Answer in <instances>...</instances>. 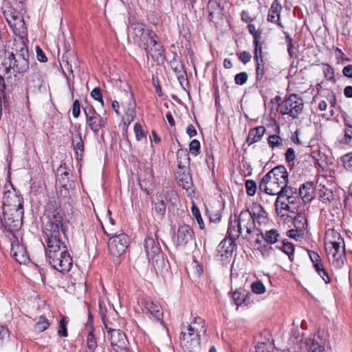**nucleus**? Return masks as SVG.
I'll return each mask as SVG.
<instances>
[{
	"instance_id": "f257e3e1",
	"label": "nucleus",
	"mask_w": 352,
	"mask_h": 352,
	"mask_svg": "<svg viewBox=\"0 0 352 352\" xmlns=\"http://www.w3.org/2000/svg\"><path fill=\"white\" fill-rule=\"evenodd\" d=\"M46 243L45 256L52 267L61 273L68 272L73 265V260L65 243L62 241L61 233L43 236Z\"/></svg>"
},
{
	"instance_id": "f03ea898",
	"label": "nucleus",
	"mask_w": 352,
	"mask_h": 352,
	"mask_svg": "<svg viewBox=\"0 0 352 352\" xmlns=\"http://www.w3.org/2000/svg\"><path fill=\"white\" fill-rule=\"evenodd\" d=\"M60 203L54 198L50 199L45 206L47 219L43 230V236L63 233L65 234L67 221L60 213Z\"/></svg>"
},
{
	"instance_id": "7ed1b4c3",
	"label": "nucleus",
	"mask_w": 352,
	"mask_h": 352,
	"mask_svg": "<svg viewBox=\"0 0 352 352\" xmlns=\"http://www.w3.org/2000/svg\"><path fill=\"white\" fill-rule=\"evenodd\" d=\"M157 39L155 32L150 30L137 45L146 52L147 58L151 56L155 62L160 64L165 60V50Z\"/></svg>"
},
{
	"instance_id": "20e7f679",
	"label": "nucleus",
	"mask_w": 352,
	"mask_h": 352,
	"mask_svg": "<svg viewBox=\"0 0 352 352\" xmlns=\"http://www.w3.org/2000/svg\"><path fill=\"white\" fill-rule=\"evenodd\" d=\"M144 249L149 262L155 270H162L164 265V258L157 239L151 236L146 237Z\"/></svg>"
},
{
	"instance_id": "39448f33",
	"label": "nucleus",
	"mask_w": 352,
	"mask_h": 352,
	"mask_svg": "<svg viewBox=\"0 0 352 352\" xmlns=\"http://www.w3.org/2000/svg\"><path fill=\"white\" fill-rule=\"evenodd\" d=\"M279 112L282 115H289L292 118H298L302 111L304 102L302 98L296 94H291L278 105Z\"/></svg>"
},
{
	"instance_id": "423d86ee",
	"label": "nucleus",
	"mask_w": 352,
	"mask_h": 352,
	"mask_svg": "<svg viewBox=\"0 0 352 352\" xmlns=\"http://www.w3.org/2000/svg\"><path fill=\"white\" fill-rule=\"evenodd\" d=\"M29 57L15 55L13 53H8V56L3 61L5 74L10 73L12 69L16 74H23L29 69Z\"/></svg>"
},
{
	"instance_id": "0eeeda50",
	"label": "nucleus",
	"mask_w": 352,
	"mask_h": 352,
	"mask_svg": "<svg viewBox=\"0 0 352 352\" xmlns=\"http://www.w3.org/2000/svg\"><path fill=\"white\" fill-rule=\"evenodd\" d=\"M24 210L7 209L3 210V219H1L4 230L9 232L18 231L21 226Z\"/></svg>"
},
{
	"instance_id": "6e6552de",
	"label": "nucleus",
	"mask_w": 352,
	"mask_h": 352,
	"mask_svg": "<svg viewBox=\"0 0 352 352\" xmlns=\"http://www.w3.org/2000/svg\"><path fill=\"white\" fill-rule=\"evenodd\" d=\"M82 110L87 124L96 135H98L99 131L107 126V118L98 113L91 105L82 106Z\"/></svg>"
},
{
	"instance_id": "1a4fd4ad",
	"label": "nucleus",
	"mask_w": 352,
	"mask_h": 352,
	"mask_svg": "<svg viewBox=\"0 0 352 352\" xmlns=\"http://www.w3.org/2000/svg\"><path fill=\"white\" fill-rule=\"evenodd\" d=\"M102 320L105 329L107 330L108 335L109 336V339L114 351L116 348H123L124 346L129 345V341L125 333L120 329H114L109 326L106 315L102 316Z\"/></svg>"
},
{
	"instance_id": "9d476101",
	"label": "nucleus",
	"mask_w": 352,
	"mask_h": 352,
	"mask_svg": "<svg viewBox=\"0 0 352 352\" xmlns=\"http://www.w3.org/2000/svg\"><path fill=\"white\" fill-rule=\"evenodd\" d=\"M237 219L239 223V229L245 230V234L242 235L243 238L248 241L251 239V235L255 234V232H260L256 229L255 219L252 214L248 209L243 210L237 215Z\"/></svg>"
},
{
	"instance_id": "9b49d317",
	"label": "nucleus",
	"mask_w": 352,
	"mask_h": 352,
	"mask_svg": "<svg viewBox=\"0 0 352 352\" xmlns=\"http://www.w3.org/2000/svg\"><path fill=\"white\" fill-rule=\"evenodd\" d=\"M105 233L107 235H111V234ZM112 235L108 243L109 250L112 255L120 256L125 252L129 246V238L124 233L120 234H112Z\"/></svg>"
},
{
	"instance_id": "f8f14e48",
	"label": "nucleus",
	"mask_w": 352,
	"mask_h": 352,
	"mask_svg": "<svg viewBox=\"0 0 352 352\" xmlns=\"http://www.w3.org/2000/svg\"><path fill=\"white\" fill-rule=\"evenodd\" d=\"M12 190L4 192L3 197V210L7 209L23 210V198L12 185Z\"/></svg>"
},
{
	"instance_id": "ddd939ff",
	"label": "nucleus",
	"mask_w": 352,
	"mask_h": 352,
	"mask_svg": "<svg viewBox=\"0 0 352 352\" xmlns=\"http://www.w3.org/2000/svg\"><path fill=\"white\" fill-rule=\"evenodd\" d=\"M181 344L188 349L199 347L200 344V333L198 327L188 325L187 332L182 331L179 336Z\"/></svg>"
},
{
	"instance_id": "4468645a",
	"label": "nucleus",
	"mask_w": 352,
	"mask_h": 352,
	"mask_svg": "<svg viewBox=\"0 0 352 352\" xmlns=\"http://www.w3.org/2000/svg\"><path fill=\"white\" fill-rule=\"evenodd\" d=\"M195 239L192 228L186 224L179 226L176 233L175 242L177 248H184L189 243Z\"/></svg>"
},
{
	"instance_id": "2eb2a0df",
	"label": "nucleus",
	"mask_w": 352,
	"mask_h": 352,
	"mask_svg": "<svg viewBox=\"0 0 352 352\" xmlns=\"http://www.w3.org/2000/svg\"><path fill=\"white\" fill-rule=\"evenodd\" d=\"M65 53L61 58L60 65L65 68L69 74H73V68L78 67V59L77 56L69 48V44H64Z\"/></svg>"
},
{
	"instance_id": "dca6fc26",
	"label": "nucleus",
	"mask_w": 352,
	"mask_h": 352,
	"mask_svg": "<svg viewBox=\"0 0 352 352\" xmlns=\"http://www.w3.org/2000/svg\"><path fill=\"white\" fill-rule=\"evenodd\" d=\"M10 254L19 264H26L30 261L26 248L16 237L11 243Z\"/></svg>"
},
{
	"instance_id": "f3484780",
	"label": "nucleus",
	"mask_w": 352,
	"mask_h": 352,
	"mask_svg": "<svg viewBox=\"0 0 352 352\" xmlns=\"http://www.w3.org/2000/svg\"><path fill=\"white\" fill-rule=\"evenodd\" d=\"M283 184H279L278 182H276L272 179L271 177H268L266 179V174L262 177L260 183L258 190L261 192H264L266 195H277L280 191V188L283 187Z\"/></svg>"
},
{
	"instance_id": "a211bd4d",
	"label": "nucleus",
	"mask_w": 352,
	"mask_h": 352,
	"mask_svg": "<svg viewBox=\"0 0 352 352\" xmlns=\"http://www.w3.org/2000/svg\"><path fill=\"white\" fill-rule=\"evenodd\" d=\"M235 248V241L225 238L217 246L216 256L221 261H226L231 258Z\"/></svg>"
},
{
	"instance_id": "6ab92c4d",
	"label": "nucleus",
	"mask_w": 352,
	"mask_h": 352,
	"mask_svg": "<svg viewBox=\"0 0 352 352\" xmlns=\"http://www.w3.org/2000/svg\"><path fill=\"white\" fill-rule=\"evenodd\" d=\"M149 30L141 23H133L128 28V39L133 40L134 43L138 44Z\"/></svg>"
},
{
	"instance_id": "aec40b11",
	"label": "nucleus",
	"mask_w": 352,
	"mask_h": 352,
	"mask_svg": "<svg viewBox=\"0 0 352 352\" xmlns=\"http://www.w3.org/2000/svg\"><path fill=\"white\" fill-rule=\"evenodd\" d=\"M302 199L299 195H296L290 197L289 199L285 200L283 201L280 202V206L278 212H281L283 210H287L292 213H296L298 210H300V208L301 206Z\"/></svg>"
},
{
	"instance_id": "412c9836",
	"label": "nucleus",
	"mask_w": 352,
	"mask_h": 352,
	"mask_svg": "<svg viewBox=\"0 0 352 352\" xmlns=\"http://www.w3.org/2000/svg\"><path fill=\"white\" fill-rule=\"evenodd\" d=\"M288 176L286 168L284 166L279 165L266 173V179L271 177L274 181L278 182L279 184L285 185L286 183H288Z\"/></svg>"
},
{
	"instance_id": "4be33fe9",
	"label": "nucleus",
	"mask_w": 352,
	"mask_h": 352,
	"mask_svg": "<svg viewBox=\"0 0 352 352\" xmlns=\"http://www.w3.org/2000/svg\"><path fill=\"white\" fill-rule=\"evenodd\" d=\"M333 248V261L332 263L336 268H341L344 263L345 261V245H343L342 250L340 252V243L337 241H333L331 243Z\"/></svg>"
},
{
	"instance_id": "5701e85b",
	"label": "nucleus",
	"mask_w": 352,
	"mask_h": 352,
	"mask_svg": "<svg viewBox=\"0 0 352 352\" xmlns=\"http://www.w3.org/2000/svg\"><path fill=\"white\" fill-rule=\"evenodd\" d=\"M241 229H239V223L237 219V214L234 217L231 216L229 219L228 228L226 238L236 241L242 235Z\"/></svg>"
},
{
	"instance_id": "b1692460",
	"label": "nucleus",
	"mask_w": 352,
	"mask_h": 352,
	"mask_svg": "<svg viewBox=\"0 0 352 352\" xmlns=\"http://www.w3.org/2000/svg\"><path fill=\"white\" fill-rule=\"evenodd\" d=\"M287 184L288 183H286L285 185L283 186L280 188L278 197H276L274 206L277 212H278L279 210L280 202L287 200L296 195H298V189L288 186Z\"/></svg>"
},
{
	"instance_id": "393cba45",
	"label": "nucleus",
	"mask_w": 352,
	"mask_h": 352,
	"mask_svg": "<svg viewBox=\"0 0 352 352\" xmlns=\"http://www.w3.org/2000/svg\"><path fill=\"white\" fill-rule=\"evenodd\" d=\"M208 10L209 12L208 18L210 21L215 18L223 19L224 8L221 5V0H209Z\"/></svg>"
},
{
	"instance_id": "a878e982",
	"label": "nucleus",
	"mask_w": 352,
	"mask_h": 352,
	"mask_svg": "<svg viewBox=\"0 0 352 352\" xmlns=\"http://www.w3.org/2000/svg\"><path fill=\"white\" fill-rule=\"evenodd\" d=\"M282 6L280 3L275 0L271 5L267 14V21L269 22L276 24L280 28H284L281 22L280 21V11Z\"/></svg>"
},
{
	"instance_id": "bb28decb",
	"label": "nucleus",
	"mask_w": 352,
	"mask_h": 352,
	"mask_svg": "<svg viewBox=\"0 0 352 352\" xmlns=\"http://www.w3.org/2000/svg\"><path fill=\"white\" fill-rule=\"evenodd\" d=\"M142 304L145 309L158 321L163 319V311L160 305L148 300H143Z\"/></svg>"
},
{
	"instance_id": "cd10ccee",
	"label": "nucleus",
	"mask_w": 352,
	"mask_h": 352,
	"mask_svg": "<svg viewBox=\"0 0 352 352\" xmlns=\"http://www.w3.org/2000/svg\"><path fill=\"white\" fill-rule=\"evenodd\" d=\"M314 185L312 182H307L302 184L298 189V195L303 203L310 201L313 198Z\"/></svg>"
},
{
	"instance_id": "c85d7f7f",
	"label": "nucleus",
	"mask_w": 352,
	"mask_h": 352,
	"mask_svg": "<svg viewBox=\"0 0 352 352\" xmlns=\"http://www.w3.org/2000/svg\"><path fill=\"white\" fill-rule=\"evenodd\" d=\"M72 143L76 153V159L81 160L85 151V146L81 133L79 131H77V133L72 138Z\"/></svg>"
},
{
	"instance_id": "c756f323",
	"label": "nucleus",
	"mask_w": 352,
	"mask_h": 352,
	"mask_svg": "<svg viewBox=\"0 0 352 352\" xmlns=\"http://www.w3.org/2000/svg\"><path fill=\"white\" fill-rule=\"evenodd\" d=\"M265 132V128L263 126H259L250 130L246 142L251 145L255 142L260 141Z\"/></svg>"
},
{
	"instance_id": "7c9ffc66",
	"label": "nucleus",
	"mask_w": 352,
	"mask_h": 352,
	"mask_svg": "<svg viewBox=\"0 0 352 352\" xmlns=\"http://www.w3.org/2000/svg\"><path fill=\"white\" fill-rule=\"evenodd\" d=\"M12 50L10 53L13 54L30 57L27 45L22 38L14 40Z\"/></svg>"
},
{
	"instance_id": "2f4dec72",
	"label": "nucleus",
	"mask_w": 352,
	"mask_h": 352,
	"mask_svg": "<svg viewBox=\"0 0 352 352\" xmlns=\"http://www.w3.org/2000/svg\"><path fill=\"white\" fill-rule=\"evenodd\" d=\"M177 162L179 170H183L190 164V157L187 149L180 148L177 152Z\"/></svg>"
},
{
	"instance_id": "473e14b6",
	"label": "nucleus",
	"mask_w": 352,
	"mask_h": 352,
	"mask_svg": "<svg viewBox=\"0 0 352 352\" xmlns=\"http://www.w3.org/2000/svg\"><path fill=\"white\" fill-rule=\"evenodd\" d=\"M296 213V216L295 217L294 221V225L296 229L300 230V232H302L308 227L307 217L305 212H302L301 210H298Z\"/></svg>"
},
{
	"instance_id": "72a5a7b5",
	"label": "nucleus",
	"mask_w": 352,
	"mask_h": 352,
	"mask_svg": "<svg viewBox=\"0 0 352 352\" xmlns=\"http://www.w3.org/2000/svg\"><path fill=\"white\" fill-rule=\"evenodd\" d=\"M256 235L261 236V238L265 241L268 244H274L278 240L279 234L275 229H271L270 230L266 231L265 234H263L261 231Z\"/></svg>"
},
{
	"instance_id": "f704fd0d",
	"label": "nucleus",
	"mask_w": 352,
	"mask_h": 352,
	"mask_svg": "<svg viewBox=\"0 0 352 352\" xmlns=\"http://www.w3.org/2000/svg\"><path fill=\"white\" fill-rule=\"evenodd\" d=\"M248 294L249 292L242 288L236 289L232 294V299L234 304L239 306L243 302H245L248 298Z\"/></svg>"
},
{
	"instance_id": "c9c22d12",
	"label": "nucleus",
	"mask_w": 352,
	"mask_h": 352,
	"mask_svg": "<svg viewBox=\"0 0 352 352\" xmlns=\"http://www.w3.org/2000/svg\"><path fill=\"white\" fill-rule=\"evenodd\" d=\"M160 199H157L154 203L153 210L157 217L162 220L165 214L166 206L162 196H160Z\"/></svg>"
},
{
	"instance_id": "e433bc0d",
	"label": "nucleus",
	"mask_w": 352,
	"mask_h": 352,
	"mask_svg": "<svg viewBox=\"0 0 352 352\" xmlns=\"http://www.w3.org/2000/svg\"><path fill=\"white\" fill-rule=\"evenodd\" d=\"M318 196L320 200L325 204L331 203L335 199V195L333 191L327 188L325 186H322V188L319 190Z\"/></svg>"
},
{
	"instance_id": "4c0bfd02",
	"label": "nucleus",
	"mask_w": 352,
	"mask_h": 352,
	"mask_svg": "<svg viewBox=\"0 0 352 352\" xmlns=\"http://www.w3.org/2000/svg\"><path fill=\"white\" fill-rule=\"evenodd\" d=\"M256 65V80L257 82L263 81L264 76L265 74V67L264 64L263 58L254 60Z\"/></svg>"
},
{
	"instance_id": "58836bf2",
	"label": "nucleus",
	"mask_w": 352,
	"mask_h": 352,
	"mask_svg": "<svg viewBox=\"0 0 352 352\" xmlns=\"http://www.w3.org/2000/svg\"><path fill=\"white\" fill-rule=\"evenodd\" d=\"M181 170H182L177 172V179L179 184L182 185L184 188L188 190L191 186V177L188 173H185V171L181 174Z\"/></svg>"
},
{
	"instance_id": "ea45409f",
	"label": "nucleus",
	"mask_w": 352,
	"mask_h": 352,
	"mask_svg": "<svg viewBox=\"0 0 352 352\" xmlns=\"http://www.w3.org/2000/svg\"><path fill=\"white\" fill-rule=\"evenodd\" d=\"M280 250L283 251L285 254H287L291 261H293V254L294 252V245L292 243L289 242L287 240L283 241L282 246H276Z\"/></svg>"
},
{
	"instance_id": "a19ab883",
	"label": "nucleus",
	"mask_w": 352,
	"mask_h": 352,
	"mask_svg": "<svg viewBox=\"0 0 352 352\" xmlns=\"http://www.w3.org/2000/svg\"><path fill=\"white\" fill-rule=\"evenodd\" d=\"M50 325V323L46 317L41 316L38 317L37 322L34 324V331L38 333H41L45 331Z\"/></svg>"
},
{
	"instance_id": "79ce46f5",
	"label": "nucleus",
	"mask_w": 352,
	"mask_h": 352,
	"mask_svg": "<svg viewBox=\"0 0 352 352\" xmlns=\"http://www.w3.org/2000/svg\"><path fill=\"white\" fill-rule=\"evenodd\" d=\"M274 349V340L271 342H258L256 350V352H272Z\"/></svg>"
},
{
	"instance_id": "37998d69",
	"label": "nucleus",
	"mask_w": 352,
	"mask_h": 352,
	"mask_svg": "<svg viewBox=\"0 0 352 352\" xmlns=\"http://www.w3.org/2000/svg\"><path fill=\"white\" fill-rule=\"evenodd\" d=\"M308 254L311 262L314 264L315 270H319L320 267H322L323 264L322 263L319 254L317 252L313 250H308Z\"/></svg>"
},
{
	"instance_id": "c03bdc74",
	"label": "nucleus",
	"mask_w": 352,
	"mask_h": 352,
	"mask_svg": "<svg viewBox=\"0 0 352 352\" xmlns=\"http://www.w3.org/2000/svg\"><path fill=\"white\" fill-rule=\"evenodd\" d=\"M174 58L170 61L171 68L175 72V75H178L182 72H185L184 66L181 60H177L175 57L177 56V54L174 53Z\"/></svg>"
},
{
	"instance_id": "a18cd8bd",
	"label": "nucleus",
	"mask_w": 352,
	"mask_h": 352,
	"mask_svg": "<svg viewBox=\"0 0 352 352\" xmlns=\"http://www.w3.org/2000/svg\"><path fill=\"white\" fill-rule=\"evenodd\" d=\"M94 329L92 326L90 327V330L87 337V346L89 350L94 351L97 347V342L94 334Z\"/></svg>"
},
{
	"instance_id": "49530a36",
	"label": "nucleus",
	"mask_w": 352,
	"mask_h": 352,
	"mask_svg": "<svg viewBox=\"0 0 352 352\" xmlns=\"http://www.w3.org/2000/svg\"><path fill=\"white\" fill-rule=\"evenodd\" d=\"M308 352H322L323 346L320 345L315 340L309 339L306 342Z\"/></svg>"
},
{
	"instance_id": "de8ad7c7",
	"label": "nucleus",
	"mask_w": 352,
	"mask_h": 352,
	"mask_svg": "<svg viewBox=\"0 0 352 352\" xmlns=\"http://www.w3.org/2000/svg\"><path fill=\"white\" fill-rule=\"evenodd\" d=\"M267 143L272 148H274L283 144V140L278 135H270L267 138Z\"/></svg>"
},
{
	"instance_id": "09e8293b",
	"label": "nucleus",
	"mask_w": 352,
	"mask_h": 352,
	"mask_svg": "<svg viewBox=\"0 0 352 352\" xmlns=\"http://www.w3.org/2000/svg\"><path fill=\"white\" fill-rule=\"evenodd\" d=\"M191 212L192 214V216L195 217V219L197 220V223L199 224V227L201 230L204 229V223L201 218V213L199 212V208L193 205L191 208Z\"/></svg>"
},
{
	"instance_id": "8fccbe9b",
	"label": "nucleus",
	"mask_w": 352,
	"mask_h": 352,
	"mask_svg": "<svg viewBox=\"0 0 352 352\" xmlns=\"http://www.w3.org/2000/svg\"><path fill=\"white\" fill-rule=\"evenodd\" d=\"M67 321L66 318L63 316L59 322L58 334L60 337H67L68 336L67 329Z\"/></svg>"
},
{
	"instance_id": "3c124183",
	"label": "nucleus",
	"mask_w": 352,
	"mask_h": 352,
	"mask_svg": "<svg viewBox=\"0 0 352 352\" xmlns=\"http://www.w3.org/2000/svg\"><path fill=\"white\" fill-rule=\"evenodd\" d=\"M245 188L249 196H254L256 192L257 185L255 181L248 179L245 182Z\"/></svg>"
},
{
	"instance_id": "603ef678",
	"label": "nucleus",
	"mask_w": 352,
	"mask_h": 352,
	"mask_svg": "<svg viewBox=\"0 0 352 352\" xmlns=\"http://www.w3.org/2000/svg\"><path fill=\"white\" fill-rule=\"evenodd\" d=\"M252 291L254 294H262L265 292V287L261 280H256L251 284Z\"/></svg>"
},
{
	"instance_id": "864d4df0",
	"label": "nucleus",
	"mask_w": 352,
	"mask_h": 352,
	"mask_svg": "<svg viewBox=\"0 0 352 352\" xmlns=\"http://www.w3.org/2000/svg\"><path fill=\"white\" fill-rule=\"evenodd\" d=\"M194 326L192 327H198L199 332L206 333V329L205 327V321L200 317H195L193 321L191 322Z\"/></svg>"
},
{
	"instance_id": "5fc2aeb1",
	"label": "nucleus",
	"mask_w": 352,
	"mask_h": 352,
	"mask_svg": "<svg viewBox=\"0 0 352 352\" xmlns=\"http://www.w3.org/2000/svg\"><path fill=\"white\" fill-rule=\"evenodd\" d=\"M189 151L195 156H197L200 153V142L197 140H193L189 144Z\"/></svg>"
},
{
	"instance_id": "6e6d98bb",
	"label": "nucleus",
	"mask_w": 352,
	"mask_h": 352,
	"mask_svg": "<svg viewBox=\"0 0 352 352\" xmlns=\"http://www.w3.org/2000/svg\"><path fill=\"white\" fill-rule=\"evenodd\" d=\"M134 132L135 134V138L138 141H140L146 136V133L143 130L142 125L139 122H136L134 124Z\"/></svg>"
},
{
	"instance_id": "4d7b16f0",
	"label": "nucleus",
	"mask_w": 352,
	"mask_h": 352,
	"mask_svg": "<svg viewBox=\"0 0 352 352\" xmlns=\"http://www.w3.org/2000/svg\"><path fill=\"white\" fill-rule=\"evenodd\" d=\"M248 78V75L247 72H242L236 74V76H234V82L236 85H243L247 82Z\"/></svg>"
},
{
	"instance_id": "13d9d810",
	"label": "nucleus",
	"mask_w": 352,
	"mask_h": 352,
	"mask_svg": "<svg viewBox=\"0 0 352 352\" xmlns=\"http://www.w3.org/2000/svg\"><path fill=\"white\" fill-rule=\"evenodd\" d=\"M264 43H258V44H253L254 45V60H257L258 58H263V45Z\"/></svg>"
},
{
	"instance_id": "bf43d9fd",
	"label": "nucleus",
	"mask_w": 352,
	"mask_h": 352,
	"mask_svg": "<svg viewBox=\"0 0 352 352\" xmlns=\"http://www.w3.org/2000/svg\"><path fill=\"white\" fill-rule=\"evenodd\" d=\"M91 96L95 100L98 101L102 106L104 105V101L102 99V94L99 87H95L91 91Z\"/></svg>"
},
{
	"instance_id": "052dcab7",
	"label": "nucleus",
	"mask_w": 352,
	"mask_h": 352,
	"mask_svg": "<svg viewBox=\"0 0 352 352\" xmlns=\"http://www.w3.org/2000/svg\"><path fill=\"white\" fill-rule=\"evenodd\" d=\"M326 68L323 69V73L324 77L328 80H334V69L329 64H324Z\"/></svg>"
},
{
	"instance_id": "680f3d73",
	"label": "nucleus",
	"mask_w": 352,
	"mask_h": 352,
	"mask_svg": "<svg viewBox=\"0 0 352 352\" xmlns=\"http://www.w3.org/2000/svg\"><path fill=\"white\" fill-rule=\"evenodd\" d=\"M10 337L9 330L3 325H0V345H2L5 341Z\"/></svg>"
},
{
	"instance_id": "e2e57ef3",
	"label": "nucleus",
	"mask_w": 352,
	"mask_h": 352,
	"mask_svg": "<svg viewBox=\"0 0 352 352\" xmlns=\"http://www.w3.org/2000/svg\"><path fill=\"white\" fill-rule=\"evenodd\" d=\"M342 161L346 169L352 170V152L342 156Z\"/></svg>"
},
{
	"instance_id": "0e129e2a",
	"label": "nucleus",
	"mask_w": 352,
	"mask_h": 352,
	"mask_svg": "<svg viewBox=\"0 0 352 352\" xmlns=\"http://www.w3.org/2000/svg\"><path fill=\"white\" fill-rule=\"evenodd\" d=\"M177 78L178 81L179 82L180 85L182 87L183 89H185V86L188 85V80L187 77L186 71L177 75Z\"/></svg>"
},
{
	"instance_id": "69168bd1",
	"label": "nucleus",
	"mask_w": 352,
	"mask_h": 352,
	"mask_svg": "<svg viewBox=\"0 0 352 352\" xmlns=\"http://www.w3.org/2000/svg\"><path fill=\"white\" fill-rule=\"evenodd\" d=\"M318 275L322 278L325 283H331V278L327 272V271L322 267H320L319 270H316Z\"/></svg>"
},
{
	"instance_id": "338daca9",
	"label": "nucleus",
	"mask_w": 352,
	"mask_h": 352,
	"mask_svg": "<svg viewBox=\"0 0 352 352\" xmlns=\"http://www.w3.org/2000/svg\"><path fill=\"white\" fill-rule=\"evenodd\" d=\"M238 58L243 64H246L250 61L252 56L251 54L248 51H243L239 54H237Z\"/></svg>"
},
{
	"instance_id": "774afa93",
	"label": "nucleus",
	"mask_w": 352,
	"mask_h": 352,
	"mask_svg": "<svg viewBox=\"0 0 352 352\" xmlns=\"http://www.w3.org/2000/svg\"><path fill=\"white\" fill-rule=\"evenodd\" d=\"M344 136L348 144H352V125L346 124Z\"/></svg>"
}]
</instances>
